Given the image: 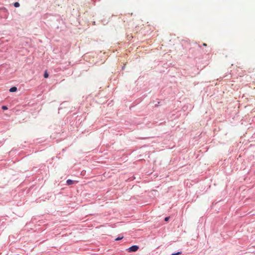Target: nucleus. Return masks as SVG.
Listing matches in <instances>:
<instances>
[{
    "label": "nucleus",
    "instance_id": "2",
    "mask_svg": "<svg viewBox=\"0 0 255 255\" xmlns=\"http://www.w3.org/2000/svg\"><path fill=\"white\" fill-rule=\"evenodd\" d=\"M74 183V181L71 180V179H68L67 181H66V183L67 185H72Z\"/></svg>",
    "mask_w": 255,
    "mask_h": 255
},
{
    "label": "nucleus",
    "instance_id": "13",
    "mask_svg": "<svg viewBox=\"0 0 255 255\" xmlns=\"http://www.w3.org/2000/svg\"><path fill=\"white\" fill-rule=\"evenodd\" d=\"M158 104H159V102H158V104H157V105H155V106H157V105H158Z\"/></svg>",
    "mask_w": 255,
    "mask_h": 255
},
{
    "label": "nucleus",
    "instance_id": "14",
    "mask_svg": "<svg viewBox=\"0 0 255 255\" xmlns=\"http://www.w3.org/2000/svg\"><path fill=\"white\" fill-rule=\"evenodd\" d=\"M158 104H159V102H158V104H157V105H155V106H157V105H158Z\"/></svg>",
    "mask_w": 255,
    "mask_h": 255
},
{
    "label": "nucleus",
    "instance_id": "7",
    "mask_svg": "<svg viewBox=\"0 0 255 255\" xmlns=\"http://www.w3.org/2000/svg\"><path fill=\"white\" fill-rule=\"evenodd\" d=\"M123 238V236L121 237H118L116 239H115V241H120L121 240H122V239Z\"/></svg>",
    "mask_w": 255,
    "mask_h": 255
},
{
    "label": "nucleus",
    "instance_id": "12",
    "mask_svg": "<svg viewBox=\"0 0 255 255\" xmlns=\"http://www.w3.org/2000/svg\"><path fill=\"white\" fill-rule=\"evenodd\" d=\"M158 104H159V102H158V104H157V105H155V106H157V105H158Z\"/></svg>",
    "mask_w": 255,
    "mask_h": 255
},
{
    "label": "nucleus",
    "instance_id": "3",
    "mask_svg": "<svg viewBox=\"0 0 255 255\" xmlns=\"http://www.w3.org/2000/svg\"><path fill=\"white\" fill-rule=\"evenodd\" d=\"M9 92H15L17 91V88L15 87H12L9 89Z\"/></svg>",
    "mask_w": 255,
    "mask_h": 255
},
{
    "label": "nucleus",
    "instance_id": "4",
    "mask_svg": "<svg viewBox=\"0 0 255 255\" xmlns=\"http://www.w3.org/2000/svg\"><path fill=\"white\" fill-rule=\"evenodd\" d=\"M13 6L15 7H18L20 6L19 2H15L13 3Z\"/></svg>",
    "mask_w": 255,
    "mask_h": 255
},
{
    "label": "nucleus",
    "instance_id": "9",
    "mask_svg": "<svg viewBox=\"0 0 255 255\" xmlns=\"http://www.w3.org/2000/svg\"><path fill=\"white\" fill-rule=\"evenodd\" d=\"M169 217H165L164 219L165 221H167L169 220Z\"/></svg>",
    "mask_w": 255,
    "mask_h": 255
},
{
    "label": "nucleus",
    "instance_id": "11",
    "mask_svg": "<svg viewBox=\"0 0 255 255\" xmlns=\"http://www.w3.org/2000/svg\"><path fill=\"white\" fill-rule=\"evenodd\" d=\"M198 46L199 48H201V46L200 45L198 44Z\"/></svg>",
    "mask_w": 255,
    "mask_h": 255
},
{
    "label": "nucleus",
    "instance_id": "1",
    "mask_svg": "<svg viewBox=\"0 0 255 255\" xmlns=\"http://www.w3.org/2000/svg\"><path fill=\"white\" fill-rule=\"evenodd\" d=\"M138 249H139V247L138 246L133 245V246H131L130 247H129V248H128L127 249V250L129 252H134L137 251Z\"/></svg>",
    "mask_w": 255,
    "mask_h": 255
},
{
    "label": "nucleus",
    "instance_id": "10",
    "mask_svg": "<svg viewBox=\"0 0 255 255\" xmlns=\"http://www.w3.org/2000/svg\"><path fill=\"white\" fill-rule=\"evenodd\" d=\"M203 45L204 46H207V44H206V43H203Z\"/></svg>",
    "mask_w": 255,
    "mask_h": 255
},
{
    "label": "nucleus",
    "instance_id": "6",
    "mask_svg": "<svg viewBox=\"0 0 255 255\" xmlns=\"http://www.w3.org/2000/svg\"><path fill=\"white\" fill-rule=\"evenodd\" d=\"M48 76H49L48 74L47 73V72H45L44 73V77L45 78H47L48 77Z\"/></svg>",
    "mask_w": 255,
    "mask_h": 255
},
{
    "label": "nucleus",
    "instance_id": "5",
    "mask_svg": "<svg viewBox=\"0 0 255 255\" xmlns=\"http://www.w3.org/2000/svg\"><path fill=\"white\" fill-rule=\"evenodd\" d=\"M181 254H182L181 252H178L177 253H173L171 255H180Z\"/></svg>",
    "mask_w": 255,
    "mask_h": 255
},
{
    "label": "nucleus",
    "instance_id": "8",
    "mask_svg": "<svg viewBox=\"0 0 255 255\" xmlns=\"http://www.w3.org/2000/svg\"><path fill=\"white\" fill-rule=\"evenodd\" d=\"M1 109L3 110H7V107L6 106H2Z\"/></svg>",
    "mask_w": 255,
    "mask_h": 255
}]
</instances>
